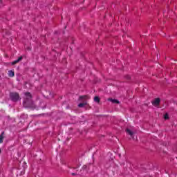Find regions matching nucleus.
Returning a JSON list of instances; mask_svg holds the SVG:
<instances>
[{
    "label": "nucleus",
    "mask_w": 177,
    "mask_h": 177,
    "mask_svg": "<svg viewBox=\"0 0 177 177\" xmlns=\"http://www.w3.org/2000/svg\"><path fill=\"white\" fill-rule=\"evenodd\" d=\"M32 101L31 100V94L30 93H26L24 100V107H31Z\"/></svg>",
    "instance_id": "f257e3e1"
},
{
    "label": "nucleus",
    "mask_w": 177,
    "mask_h": 177,
    "mask_svg": "<svg viewBox=\"0 0 177 177\" xmlns=\"http://www.w3.org/2000/svg\"><path fill=\"white\" fill-rule=\"evenodd\" d=\"M89 99V97L87 95H82L80 97V100L83 101L82 103H80L78 104V107L82 108V107H85V106H86V104H88V103L86 102V100Z\"/></svg>",
    "instance_id": "f03ea898"
},
{
    "label": "nucleus",
    "mask_w": 177,
    "mask_h": 177,
    "mask_svg": "<svg viewBox=\"0 0 177 177\" xmlns=\"http://www.w3.org/2000/svg\"><path fill=\"white\" fill-rule=\"evenodd\" d=\"M10 97L12 99V100H13V102H17V100L20 99V96L17 93H10Z\"/></svg>",
    "instance_id": "7ed1b4c3"
},
{
    "label": "nucleus",
    "mask_w": 177,
    "mask_h": 177,
    "mask_svg": "<svg viewBox=\"0 0 177 177\" xmlns=\"http://www.w3.org/2000/svg\"><path fill=\"white\" fill-rule=\"evenodd\" d=\"M160 102H161V100H160V98H156L152 102V104H153V106H158V104H160Z\"/></svg>",
    "instance_id": "20e7f679"
},
{
    "label": "nucleus",
    "mask_w": 177,
    "mask_h": 177,
    "mask_svg": "<svg viewBox=\"0 0 177 177\" xmlns=\"http://www.w3.org/2000/svg\"><path fill=\"white\" fill-rule=\"evenodd\" d=\"M21 60H23V57H19L17 60L12 62V64L15 66V64H17V63H19V62H21Z\"/></svg>",
    "instance_id": "39448f33"
},
{
    "label": "nucleus",
    "mask_w": 177,
    "mask_h": 177,
    "mask_svg": "<svg viewBox=\"0 0 177 177\" xmlns=\"http://www.w3.org/2000/svg\"><path fill=\"white\" fill-rule=\"evenodd\" d=\"M112 107L114 106L113 104H120V101L115 99H111Z\"/></svg>",
    "instance_id": "423d86ee"
},
{
    "label": "nucleus",
    "mask_w": 177,
    "mask_h": 177,
    "mask_svg": "<svg viewBox=\"0 0 177 177\" xmlns=\"http://www.w3.org/2000/svg\"><path fill=\"white\" fill-rule=\"evenodd\" d=\"M126 132H127V133L130 135V136H133V132H132V131H131V129H127Z\"/></svg>",
    "instance_id": "0eeeda50"
},
{
    "label": "nucleus",
    "mask_w": 177,
    "mask_h": 177,
    "mask_svg": "<svg viewBox=\"0 0 177 177\" xmlns=\"http://www.w3.org/2000/svg\"><path fill=\"white\" fill-rule=\"evenodd\" d=\"M82 169H83V172L84 174H86V172H88V166L84 165L82 167Z\"/></svg>",
    "instance_id": "6e6552de"
},
{
    "label": "nucleus",
    "mask_w": 177,
    "mask_h": 177,
    "mask_svg": "<svg viewBox=\"0 0 177 177\" xmlns=\"http://www.w3.org/2000/svg\"><path fill=\"white\" fill-rule=\"evenodd\" d=\"M8 75L9 77H15V72H13L12 71H9Z\"/></svg>",
    "instance_id": "1a4fd4ad"
},
{
    "label": "nucleus",
    "mask_w": 177,
    "mask_h": 177,
    "mask_svg": "<svg viewBox=\"0 0 177 177\" xmlns=\"http://www.w3.org/2000/svg\"><path fill=\"white\" fill-rule=\"evenodd\" d=\"M4 132H3L1 133V135L0 136V143H2V142H3V135H4Z\"/></svg>",
    "instance_id": "9d476101"
},
{
    "label": "nucleus",
    "mask_w": 177,
    "mask_h": 177,
    "mask_svg": "<svg viewBox=\"0 0 177 177\" xmlns=\"http://www.w3.org/2000/svg\"><path fill=\"white\" fill-rule=\"evenodd\" d=\"M100 99H99V97H94V102H96L97 103H99L100 102Z\"/></svg>",
    "instance_id": "9b49d317"
},
{
    "label": "nucleus",
    "mask_w": 177,
    "mask_h": 177,
    "mask_svg": "<svg viewBox=\"0 0 177 177\" xmlns=\"http://www.w3.org/2000/svg\"><path fill=\"white\" fill-rule=\"evenodd\" d=\"M169 117H168V113H166L165 115V120H168Z\"/></svg>",
    "instance_id": "f8f14e48"
},
{
    "label": "nucleus",
    "mask_w": 177,
    "mask_h": 177,
    "mask_svg": "<svg viewBox=\"0 0 177 177\" xmlns=\"http://www.w3.org/2000/svg\"><path fill=\"white\" fill-rule=\"evenodd\" d=\"M131 77L128 76L127 80H130Z\"/></svg>",
    "instance_id": "ddd939ff"
},
{
    "label": "nucleus",
    "mask_w": 177,
    "mask_h": 177,
    "mask_svg": "<svg viewBox=\"0 0 177 177\" xmlns=\"http://www.w3.org/2000/svg\"><path fill=\"white\" fill-rule=\"evenodd\" d=\"M109 100L110 102H111V98H109Z\"/></svg>",
    "instance_id": "4468645a"
},
{
    "label": "nucleus",
    "mask_w": 177,
    "mask_h": 177,
    "mask_svg": "<svg viewBox=\"0 0 177 177\" xmlns=\"http://www.w3.org/2000/svg\"><path fill=\"white\" fill-rule=\"evenodd\" d=\"M73 169H77V167H73Z\"/></svg>",
    "instance_id": "2eb2a0df"
},
{
    "label": "nucleus",
    "mask_w": 177,
    "mask_h": 177,
    "mask_svg": "<svg viewBox=\"0 0 177 177\" xmlns=\"http://www.w3.org/2000/svg\"><path fill=\"white\" fill-rule=\"evenodd\" d=\"M72 175H75V174H74V173H72Z\"/></svg>",
    "instance_id": "dca6fc26"
},
{
    "label": "nucleus",
    "mask_w": 177,
    "mask_h": 177,
    "mask_svg": "<svg viewBox=\"0 0 177 177\" xmlns=\"http://www.w3.org/2000/svg\"><path fill=\"white\" fill-rule=\"evenodd\" d=\"M0 153H1V149H0Z\"/></svg>",
    "instance_id": "f3484780"
}]
</instances>
